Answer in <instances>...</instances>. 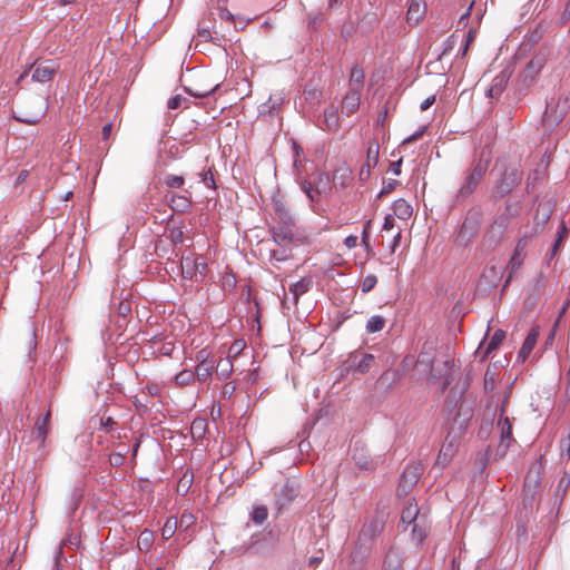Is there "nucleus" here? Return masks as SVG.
I'll return each mask as SVG.
<instances>
[{
    "label": "nucleus",
    "mask_w": 570,
    "mask_h": 570,
    "mask_svg": "<svg viewBox=\"0 0 570 570\" xmlns=\"http://www.w3.org/2000/svg\"><path fill=\"white\" fill-rule=\"evenodd\" d=\"M273 242L277 246H299L308 244L311 235L296 222L276 223L269 228Z\"/></svg>",
    "instance_id": "nucleus-1"
},
{
    "label": "nucleus",
    "mask_w": 570,
    "mask_h": 570,
    "mask_svg": "<svg viewBox=\"0 0 570 570\" xmlns=\"http://www.w3.org/2000/svg\"><path fill=\"white\" fill-rule=\"evenodd\" d=\"M489 167V160L482 157L474 160L471 167L465 171L463 181L456 193L455 198L459 200L466 199L476 189L478 185L484 177Z\"/></svg>",
    "instance_id": "nucleus-2"
},
{
    "label": "nucleus",
    "mask_w": 570,
    "mask_h": 570,
    "mask_svg": "<svg viewBox=\"0 0 570 570\" xmlns=\"http://www.w3.org/2000/svg\"><path fill=\"white\" fill-rule=\"evenodd\" d=\"M302 190L306 194L311 202H318L322 196H326L332 190V181L327 174L316 173L312 181H303Z\"/></svg>",
    "instance_id": "nucleus-3"
},
{
    "label": "nucleus",
    "mask_w": 570,
    "mask_h": 570,
    "mask_svg": "<svg viewBox=\"0 0 570 570\" xmlns=\"http://www.w3.org/2000/svg\"><path fill=\"white\" fill-rule=\"evenodd\" d=\"M542 226H540L539 224H535V226L533 227V232L531 234H527L524 236H522L518 243H517V246L513 250V254L509 261V264H508V268L510 269V274H509V277L507 279V283L510 282V279L512 278V275L521 267V265L523 264V261L527 256V246L529 245L530 240L537 236L538 234L541 233L542 230Z\"/></svg>",
    "instance_id": "nucleus-4"
},
{
    "label": "nucleus",
    "mask_w": 570,
    "mask_h": 570,
    "mask_svg": "<svg viewBox=\"0 0 570 570\" xmlns=\"http://www.w3.org/2000/svg\"><path fill=\"white\" fill-rule=\"evenodd\" d=\"M509 224V213H502L497 216L483 237V244L490 248L495 247L503 239Z\"/></svg>",
    "instance_id": "nucleus-5"
},
{
    "label": "nucleus",
    "mask_w": 570,
    "mask_h": 570,
    "mask_svg": "<svg viewBox=\"0 0 570 570\" xmlns=\"http://www.w3.org/2000/svg\"><path fill=\"white\" fill-rule=\"evenodd\" d=\"M181 274L185 278L202 282L207 274L208 265L202 256H186L180 263Z\"/></svg>",
    "instance_id": "nucleus-6"
},
{
    "label": "nucleus",
    "mask_w": 570,
    "mask_h": 570,
    "mask_svg": "<svg viewBox=\"0 0 570 570\" xmlns=\"http://www.w3.org/2000/svg\"><path fill=\"white\" fill-rule=\"evenodd\" d=\"M482 223V216L480 213L475 212L470 214L464 222L462 223L459 233L456 235V243L459 245L465 246L468 245L473 237L480 230Z\"/></svg>",
    "instance_id": "nucleus-7"
},
{
    "label": "nucleus",
    "mask_w": 570,
    "mask_h": 570,
    "mask_svg": "<svg viewBox=\"0 0 570 570\" xmlns=\"http://www.w3.org/2000/svg\"><path fill=\"white\" fill-rule=\"evenodd\" d=\"M522 179V171L517 166H509L504 169L501 179L497 183L494 195L503 197L509 194Z\"/></svg>",
    "instance_id": "nucleus-8"
},
{
    "label": "nucleus",
    "mask_w": 570,
    "mask_h": 570,
    "mask_svg": "<svg viewBox=\"0 0 570 570\" xmlns=\"http://www.w3.org/2000/svg\"><path fill=\"white\" fill-rule=\"evenodd\" d=\"M435 358V348L433 344H424L419 354L415 368L419 373L432 379H441V374L435 373L433 370V362Z\"/></svg>",
    "instance_id": "nucleus-9"
},
{
    "label": "nucleus",
    "mask_w": 570,
    "mask_h": 570,
    "mask_svg": "<svg viewBox=\"0 0 570 570\" xmlns=\"http://www.w3.org/2000/svg\"><path fill=\"white\" fill-rule=\"evenodd\" d=\"M423 472V468L420 463L407 464L404 469L401 481L397 488L400 495L406 494L412 487H414L420 480Z\"/></svg>",
    "instance_id": "nucleus-10"
},
{
    "label": "nucleus",
    "mask_w": 570,
    "mask_h": 570,
    "mask_svg": "<svg viewBox=\"0 0 570 570\" xmlns=\"http://www.w3.org/2000/svg\"><path fill=\"white\" fill-rule=\"evenodd\" d=\"M509 394L504 396V400L502 402L501 409H500V417L498 421V428L501 432V442L499 445V449H502L503 452L508 450L510 446V443L512 442V424L508 416L504 415L505 413V405L508 403Z\"/></svg>",
    "instance_id": "nucleus-11"
},
{
    "label": "nucleus",
    "mask_w": 570,
    "mask_h": 570,
    "mask_svg": "<svg viewBox=\"0 0 570 570\" xmlns=\"http://www.w3.org/2000/svg\"><path fill=\"white\" fill-rule=\"evenodd\" d=\"M380 146L376 141H371L367 147L366 159L360 170V178L362 180L368 179L371 169L379 163Z\"/></svg>",
    "instance_id": "nucleus-12"
},
{
    "label": "nucleus",
    "mask_w": 570,
    "mask_h": 570,
    "mask_svg": "<svg viewBox=\"0 0 570 570\" xmlns=\"http://www.w3.org/2000/svg\"><path fill=\"white\" fill-rule=\"evenodd\" d=\"M511 73L512 72L508 68H505L499 75H497L493 78L492 83L487 91V96L490 98L499 97L505 89L507 83L511 77Z\"/></svg>",
    "instance_id": "nucleus-13"
},
{
    "label": "nucleus",
    "mask_w": 570,
    "mask_h": 570,
    "mask_svg": "<svg viewBox=\"0 0 570 570\" xmlns=\"http://www.w3.org/2000/svg\"><path fill=\"white\" fill-rule=\"evenodd\" d=\"M297 487L294 482H285V484L275 494L278 509L291 503L297 497Z\"/></svg>",
    "instance_id": "nucleus-14"
},
{
    "label": "nucleus",
    "mask_w": 570,
    "mask_h": 570,
    "mask_svg": "<svg viewBox=\"0 0 570 570\" xmlns=\"http://www.w3.org/2000/svg\"><path fill=\"white\" fill-rule=\"evenodd\" d=\"M168 204L173 210L186 213L191 207L190 193L185 190L184 195L171 194L168 198Z\"/></svg>",
    "instance_id": "nucleus-15"
},
{
    "label": "nucleus",
    "mask_w": 570,
    "mask_h": 570,
    "mask_svg": "<svg viewBox=\"0 0 570 570\" xmlns=\"http://www.w3.org/2000/svg\"><path fill=\"white\" fill-rule=\"evenodd\" d=\"M352 459L355 464L363 470H371L374 466L367 450L364 446H360L357 443H355L352 450Z\"/></svg>",
    "instance_id": "nucleus-16"
},
{
    "label": "nucleus",
    "mask_w": 570,
    "mask_h": 570,
    "mask_svg": "<svg viewBox=\"0 0 570 570\" xmlns=\"http://www.w3.org/2000/svg\"><path fill=\"white\" fill-rule=\"evenodd\" d=\"M538 337H539V327L538 326L532 327L519 351V354H518L519 358L524 361L530 355V353L532 352L533 347L537 344Z\"/></svg>",
    "instance_id": "nucleus-17"
},
{
    "label": "nucleus",
    "mask_w": 570,
    "mask_h": 570,
    "mask_svg": "<svg viewBox=\"0 0 570 570\" xmlns=\"http://www.w3.org/2000/svg\"><path fill=\"white\" fill-rule=\"evenodd\" d=\"M546 63V59L542 55L534 56L525 66L522 77L524 80H533L535 75L542 69Z\"/></svg>",
    "instance_id": "nucleus-18"
},
{
    "label": "nucleus",
    "mask_w": 570,
    "mask_h": 570,
    "mask_svg": "<svg viewBox=\"0 0 570 570\" xmlns=\"http://www.w3.org/2000/svg\"><path fill=\"white\" fill-rule=\"evenodd\" d=\"M360 107V92L357 90H348L342 102V111L346 116L354 114Z\"/></svg>",
    "instance_id": "nucleus-19"
},
{
    "label": "nucleus",
    "mask_w": 570,
    "mask_h": 570,
    "mask_svg": "<svg viewBox=\"0 0 570 570\" xmlns=\"http://www.w3.org/2000/svg\"><path fill=\"white\" fill-rule=\"evenodd\" d=\"M401 523L410 525L419 523V508L416 503L409 502L401 513Z\"/></svg>",
    "instance_id": "nucleus-20"
},
{
    "label": "nucleus",
    "mask_w": 570,
    "mask_h": 570,
    "mask_svg": "<svg viewBox=\"0 0 570 570\" xmlns=\"http://www.w3.org/2000/svg\"><path fill=\"white\" fill-rule=\"evenodd\" d=\"M412 206L403 198H400L393 204V214L403 220L409 219L412 216Z\"/></svg>",
    "instance_id": "nucleus-21"
},
{
    "label": "nucleus",
    "mask_w": 570,
    "mask_h": 570,
    "mask_svg": "<svg viewBox=\"0 0 570 570\" xmlns=\"http://www.w3.org/2000/svg\"><path fill=\"white\" fill-rule=\"evenodd\" d=\"M364 82V70L358 66H353L350 75V90H357L358 92L363 88Z\"/></svg>",
    "instance_id": "nucleus-22"
},
{
    "label": "nucleus",
    "mask_w": 570,
    "mask_h": 570,
    "mask_svg": "<svg viewBox=\"0 0 570 570\" xmlns=\"http://www.w3.org/2000/svg\"><path fill=\"white\" fill-rule=\"evenodd\" d=\"M402 566V558L396 550H390L383 561L384 570H399Z\"/></svg>",
    "instance_id": "nucleus-23"
},
{
    "label": "nucleus",
    "mask_w": 570,
    "mask_h": 570,
    "mask_svg": "<svg viewBox=\"0 0 570 570\" xmlns=\"http://www.w3.org/2000/svg\"><path fill=\"white\" fill-rule=\"evenodd\" d=\"M214 362H202V364H197L195 373V380L197 379L199 382L207 381L213 375Z\"/></svg>",
    "instance_id": "nucleus-24"
},
{
    "label": "nucleus",
    "mask_w": 570,
    "mask_h": 570,
    "mask_svg": "<svg viewBox=\"0 0 570 570\" xmlns=\"http://www.w3.org/2000/svg\"><path fill=\"white\" fill-rule=\"evenodd\" d=\"M50 416H51L50 411H47L41 424L40 425L38 424V430H37L38 441H41V445L46 444L47 435L51 431Z\"/></svg>",
    "instance_id": "nucleus-25"
},
{
    "label": "nucleus",
    "mask_w": 570,
    "mask_h": 570,
    "mask_svg": "<svg viewBox=\"0 0 570 570\" xmlns=\"http://www.w3.org/2000/svg\"><path fill=\"white\" fill-rule=\"evenodd\" d=\"M275 214L277 216V223L289 224L291 222H295L293 215L289 209L282 203H275Z\"/></svg>",
    "instance_id": "nucleus-26"
},
{
    "label": "nucleus",
    "mask_w": 570,
    "mask_h": 570,
    "mask_svg": "<svg viewBox=\"0 0 570 570\" xmlns=\"http://www.w3.org/2000/svg\"><path fill=\"white\" fill-rule=\"evenodd\" d=\"M309 286L311 281L302 278L289 287V292L293 294L295 303H297L301 295L305 294L309 289Z\"/></svg>",
    "instance_id": "nucleus-27"
},
{
    "label": "nucleus",
    "mask_w": 570,
    "mask_h": 570,
    "mask_svg": "<svg viewBox=\"0 0 570 570\" xmlns=\"http://www.w3.org/2000/svg\"><path fill=\"white\" fill-rule=\"evenodd\" d=\"M281 249H271L269 259L272 263H281L285 262L291 257L292 250L291 246H279Z\"/></svg>",
    "instance_id": "nucleus-28"
},
{
    "label": "nucleus",
    "mask_w": 570,
    "mask_h": 570,
    "mask_svg": "<svg viewBox=\"0 0 570 570\" xmlns=\"http://www.w3.org/2000/svg\"><path fill=\"white\" fill-rule=\"evenodd\" d=\"M385 318L381 315H373L366 323V332L367 333H376L384 328Z\"/></svg>",
    "instance_id": "nucleus-29"
},
{
    "label": "nucleus",
    "mask_w": 570,
    "mask_h": 570,
    "mask_svg": "<svg viewBox=\"0 0 570 570\" xmlns=\"http://www.w3.org/2000/svg\"><path fill=\"white\" fill-rule=\"evenodd\" d=\"M324 121L330 130L338 129V115L335 108L331 107L324 111Z\"/></svg>",
    "instance_id": "nucleus-30"
},
{
    "label": "nucleus",
    "mask_w": 570,
    "mask_h": 570,
    "mask_svg": "<svg viewBox=\"0 0 570 570\" xmlns=\"http://www.w3.org/2000/svg\"><path fill=\"white\" fill-rule=\"evenodd\" d=\"M505 332L502 330H497L487 346L485 356H489L492 351L497 350L503 342Z\"/></svg>",
    "instance_id": "nucleus-31"
},
{
    "label": "nucleus",
    "mask_w": 570,
    "mask_h": 570,
    "mask_svg": "<svg viewBox=\"0 0 570 570\" xmlns=\"http://www.w3.org/2000/svg\"><path fill=\"white\" fill-rule=\"evenodd\" d=\"M56 73V67L53 63L48 62L38 67V81H49Z\"/></svg>",
    "instance_id": "nucleus-32"
},
{
    "label": "nucleus",
    "mask_w": 570,
    "mask_h": 570,
    "mask_svg": "<svg viewBox=\"0 0 570 570\" xmlns=\"http://www.w3.org/2000/svg\"><path fill=\"white\" fill-rule=\"evenodd\" d=\"M217 375L227 379L233 372V362L229 357L220 360L216 365Z\"/></svg>",
    "instance_id": "nucleus-33"
},
{
    "label": "nucleus",
    "mask_w": 570,
    "mask_h": 570,
    "mask_svg": "<svg viewBox=\"0 0 570 570\" xmlns=\"http://www.w3.org/2000/svg\"><path fill=\"white\" fill-rule=\"evenodd\" d=\"M193 481H194V474L189 471H186L178 481L177 491L180 494L185 495L189 491V489L193 484Z\"/></svg>",
    "instance_id": "nucleus-34"
},
{
    "label": "nucleus",
    "mask_w": 570,
    "mask_h": 570,
    "mask_svg": "<svg viewBox=\"0 0 570 570\" xmlns=\"http://www.w3.org/2000/svg\"><path fill=\"white\" fill-rule=\"evenodd\" d=\"M195 381V373L191 370H183L175 376V382L179 386H186Z\"/></svg>",
    "instance_id": "nucleus-35"
},
{
    "label": "nucleus",
    "mask_w": 570,
    "mask_h": 570,
    "mask_svg": "<svg viewBox=\"0 0 570 570\" xmlns=\"http://www.w3.org/2000/svg\"><path fill=\"white\" fill-rule=\"evenodd\" d=\"M178 529V520L176 518H169L161 529V535L164 539H170L176 530Z\"/></svg>",
    "instance_id": "nucleus-36"
},
{
    "label": "nucleus",
    "mask_w": 570,
    "mask_h": 570,
    "mask_svg": "<svg viewBox=\"0 0 570 570\" xmlns=\"http://www.w3.org/2000/svg\"><path fill=\"white\" fill-rule=\"evenodd\" d=\"M566 110L564 107L561 108L560 112L552 115V108L550 105L547 106L546 112H544V122L550 125L558 124L561 121L564 117Z\"/></svg>",
    "instance_id": "nucleus-37"
},
{
    "label": "nucleus",
    "mask_w": 570,
    "mask_h": 570,
    "mask_svg": "<svg viewBox=\"0 0 570 570\" xmlns=\"http://www.w3.org/2000/svg\"><path fill=\"white\" fill-rule=\"evenodd\" d=\"M375 362V357L374 355L372 354H363L362 358L360 360L357 366H356V371L364 374V373H367L371 367L373 366Z\"/></svg>",
    "instance_id": "nucleus-38"
},
{
    "label": "nucleus",
    "mask_w": 570,
    "mask_h": 570,
    "mask_svg": "<svg viewBox=\"0 0 570 570\" xmlns=\"http://www.w3.org/2000/svg\"><path fill=\"white\" fill-rule=\"evenodd\" d=\"M268 511L265 505L255 507L252 513V520L256 524H263V522L267 519Z\"/></svg>",
    "instance_id": "nucleus-39"
},
{
    "label": "nucleus",
    "mask_w": 570,
    "mask_h": 570,
    "mask_svg": "<svg viewBox=\"0 0 570 570\" xmlns=\"http://www.w3.org/2000/svg\"><path fill=\"white\" fill-rule=\"evenodd\" d=\"M164 183L169 188H180L185 184V179L183 176L167 175Z\"/></svg>",
    "instance_id": "nucleus-40"
},
{
    "label": "nucleus",
    "mask_w": 570,
    "mask_h": 570,
    "mask_svg": "<svg viewBox=\"0 0 570 570\" xmlns=\"http://www.w3.org/2000/svg\"><path fill=\"white\" fill-rule=\"evenodd\" d=\"M412 540L416 542V544L421 543L426 535L425 529L420 523H414L412 525Z\"/></svg>",
    "instance_id": "nucleus-41"
},
{
    "label": "nucleus",
    "mask_w": 570,
    "mask_h": 570,
    "mask_svg": "<svg viewBox=\"0 0 570 570\" xmlns=\"http://www.w3.org/2000/svg\"><path fill=\"white\" fill-rule=\"evenodd\" d=\"M246 344L243 340H236L228 350V356L230 360L238 356L245 348Z\"/></svg>",
    "instance_id": "nucleus-42"
},
{
    "label": "nucleus",
    "mask_w": 570,
    "mask_h": 570,
    "mask_svg": "<svg viewBox=\"0 0 570 570\" xmlns=\"http://www.w3.org/2000/svg\"><path fill=\"white\" fill-rule=\"evenodd\" d=\"M376 283H377V278L375 275L365 276L364 279L362 281V285H361L362 292H364V293L371 292L375 287Z\"/></svg>",
    "instance_id": "nucleus-43"
},
{
    "label": "nucleus",
    "mask_w": 570,
    "mask_h": 570,
    "mask_svg": "<svg viewBox=\"0 0 570 570\" xmlns=\"http://www.w3.org/2000/svg\"><path fill=\"white\" fill-rule=\"evenodd\" d=\"M202 183L208 188H216L214 175L212 169L209 168L206 171L199 174Z\"/></svg>",
    "instance_id": "nucleus-44"
},
{
    "label": "nucleus",
    "mask_w": 570,
    "mask_h": 570,
    "mask_svg": "<svg viewBox=\"0 0 570 570\" xmlns=\"http://www.w3.org/2000/svg\"><path fill=\"white\" fill-rule=\"evenodd\" d=\"M195 517L191 513L184 512L178 520V528L188 529L195 523Z\"/></svg>",
    "instance_id": "nucleus-45"
},
{
    "label": "nucleus",
    "mask_w": 570,
    "mask_h": 570,
    "mask_svg": "<svg viewBox=\"0 0 570 570\" xmlns=\"http://www.w3.org/2000/svg\"><path fill=\"white\" fill-rule=\"evenodd\" d=\"M494 387H495V374L488 368L484 374V390L487 392H489V391H493Z\"/></svg>",
    "instance_id": "nucleus-46"
},
{
    "label": "nucleus",
    "mask_w": 570,
    "mask_h": 570,
    "mask_svg": "<svg viewBox=\"0 0 570 570\" xmlns=\"http://www.w3.org/2000/svg\"><path fill=\"white\" fill-rule=\"evenodd\" d=\"M407 21H414L415 23L420 20V6L412 3L407 10Z\"/></svg>",
    "instance_id": "nucleus-47"
},
{
    "label": "nucleus",
    "mask_w": 570,
    "mask_h": 570,
    "mask_svg": "<svg viewBox=\"0 0 570 570\" xmlns=\"http://www.w3.org/2000/svg\"><path fill=\"white\" fill-rule=\"evenodd\" d=\"M186 101H187V99L185 97H183L180 95H176L168 100L167 108L173 109V110L180 108L183 106V104Z\"/></svg>",
    "instance_id": "nucleus-48"
},
{
    "label": "nucleus",
    "mask_w": 570,
    "mask_h": 570,
    "mask_svg": "<svg viewBox=\"0 0 570 570\" xmlns=\"http://www.w3.org/2000/svg\"><path fill=\"white\" fill-rule=\"evenodd\" d=\"M169 238L174 245L183 244L184 232L180 228H173L169 233Z\"/></svg>",
    "instance_id": "nucleus-49"
},
{
    "label": "nucleus",
    "mask_w": 570,
    "mask_h": 570,
    "mask_svg": "<svg viewBox=\"0 0 570 570\" xmlns=\"http://www.w3.org/2000/svg\"><path fill=\"white\" fill-rule=\"evenodd\" d=\"M452 443H449L448 445L444 444L440 451L438 460L445 462L452 455Z\"/></svg>",
    "instance_id": "nucleus-50"
},
{
    "label": "nucleus",
    "mask_w": 570,
    "mask_h": 570,
    "mask_svg": "<svg viewBox=\"0 0 570 570\" xmlns=\"http://www.w3.org/2000/svg\"><path fill=\"white\" fill-rule=\"evenodd\" d=\"M562 244L563 242L561 239H556L552 245V248L550 249L549 253H547V257L549 259H552L561 250Z\"/></svg>",
    "instance_id": "nucleus-51"
},
{
    "label": "nucleus",
    "mask_w": 570,
    "mask_h": 570,
    "mask_svg": "<svg viewBox=\"0 0 570 570\" xmlns=\"http://www.w3.org/2000/svg\"><path fill=\"white\" fill-rule=\"evenodd\" d=\"M474 6V1H472L468 8V10L461 16L460 20H459V24L465 27L468 24V20H469V17L471 14V10Z\"/></svg>",
    "instance_id": "nucleus-52"
},
{
    "label": "nucleus",
    "mask_w": 570,
    "mask_h": 570,
    "mask_svg": "<svg viewBox=\"0 0 570 570\" xmlns=\"http://www.w3.org/2000/svg\"><path fill=\"white\" fill-rule=\"evenodd\" d=\"M424 131H425V127L419 129L416 132H414L410 137L405 138L403 140V144H410V142L417 140L424 134Z\"/></svg>",
    "instance_id": "nucleus-53"
},
{
    "label": "nucleus",
    "mask_w": 570,
    "mask_h": 570,
    "mask_svg": "<svg viewBox=\"0 0 570 570\" xmlns=\"http://www.w3.org/2000/svg\"><path fill=\"white\" fill-rule=\"evenodd\" d=\"M216 87L217 86H215V87H213L212 89H208V90H189V92L194 97L204 98V97L209 96L215 90Z\"/></svg>",
    "instance_id": "nucleus-54"
},
{
    "label": "nucleus",
    "mask_w": 570,
    "mask_h": 570,
    "mask_svg": "<svg viewBox=\"0 0 570 570\" xmlns=\"http://www.w3.org/2000/svg\"><path fill=\"white\" fill-rule=\"evenodd\" d=\"M475 37H476V31H475V29L471 28V29L466 32V36H465V41H464V43L466 45V47H470V46L474 42Z\"/></svg>",
    "instance_id": "nucleus-55"
},
{
    "label": "nucleus",
    "mask_w": 570,
    "mask_h": 570,
    "mask_svg": "<svg viewBox=\"0 0 570 570\" xmlns=\"http://www.w3.org/2000/svg\"><path fill=\"white\" fill-rule=\"evenodd\" d=\"M435 102V96H430L421 102V110H428Z\"/></svg>",
    "instance_id": "nucleus-56"
},
{
    "label": "nucleus",
    "mask_w": 570,
    "mask_h": 570,
    "mask_svg": "<svg viewBox=\"0 0 570 570\" xmlns=\"http://www.w3.org/2000/svg\"><path fill=\"white\" fill-rule=\"evenodd\" d=\"M198 38L204 41H208L212 39V33L206 28H198Z\"/></svg>",
    "instance_id": "nucleus-57"
},
{
    "label": "nucleus",
    "mask_w": 570,
    "mask_h": 570,
    "mask_svg": "<svg viewBox=\"0 0 570 570\" xmlns=\"http://www.w3.org/2000/svg\"><path fill=\"white\" fill-rule=\"evenodd\" d=\"M568 236V228L564 224V222L561 223L559 230L557 233V239H561L562 242Z\"/></svg>",
    "instance_id": "nucleus-58"
},
{
    "label": "nucleus",
    "mask_w": 570,
    "mask_h": 570,
    "mask_svg": "<svg viewBox=\"0 0 570 570\" xmlns=\"http://www.w3.org/2000/svg\"><path fill=\"white\" fill-rule=\"evenodd\" d=\"M386 117H387V107H384V109L377 116L376 125L383 127L385 125Z\"/></svg>",
    "instance_id": "nucleus-59"
},
{
    "label": "nucleus",
    "mask_w": 570,
    "mask_h": 570,
    "mask_svg": "<svg viewBox=\"0 0 570 570\" xmlns=\"http://www.w3.org/2000/svg\"><path fill=\"white\" fill-rule=\"evenodd\" d=\"M218 14H219L220 19H223V20H232L234 18L232 12L226 8H219Z\"/></svg>",
    "instance_id": "nucleus-60"
},
{
    "label": "nucleus",
    "mask_w": 570,
    "mask_h": 570,
    "mask_svg": "<svg viewBox=\"0 0 570 570\" xmlns=\"http://www.w3.org/2000/svg\"><path fill=\"white\" fill-rule=\"evenodd\" d=\"M196 360H197V364H202V362H210L208 360V353L206 350H202L197 353V356H196Z\"/></svg>",
    "instance_id": "nucleus-61"
},
{
    "label": "nucleus",
    "mask_w": 570,
    "mask_h": 570,
    "mask_svg": "<svg viewBox=\"0 0 570 570\" xmlns=\"http://www.w3.org/2000/svg\"><path fill=\"white\" fill-rule=\"evenodd\" d=\"M394 227V218L391 215H387L384 219L383 229L390 230Z\"/></svg>",
    "instance_id": "nucleus-62"
},
{
    "label": "nucleus",
    "mask_w": 570,
    "mask_h": 570,
    "mask_svg": "<svg viewBox=\"0 0 570 570\" xmlns=\"http://www.w3.org/2000/svg\"><path fill=\"white\" fill-rule=\"evenodd\" d=\"M402 159L391 163L390 168L395 175L401 174Z\"/></svg>",
    "instance_id": "nucleus-63"
},
{
    "label": "nucleus",
    "mask_w": 570,
    "mask_h": 570,
    "mask_svg": "<svg viewBox=\"0 0 570 570\" xmlns=\"http://www.w3.org/2000/svg\"><path fill=\"white\" fill-rule=\"evenodd\" d=\"M111 130H112V124L108 122L106 124L104 127H102V138L104 139H108L111 135Z\"/></svg>",
    "instance_id": "nucleus-64"
}]
</instances>
